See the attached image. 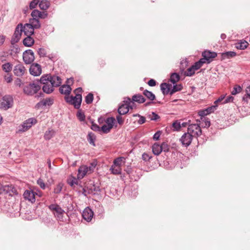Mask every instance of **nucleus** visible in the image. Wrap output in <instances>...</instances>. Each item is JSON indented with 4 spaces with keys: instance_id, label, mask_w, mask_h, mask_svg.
Wrapping results in <instances>:
<instances>
[{
    "instance_id": "nucleus-1",
    "label": "nucleus",
    "mask_w": 250,
    "mask_h": 250,
    "mask_svg": "<svg viewBox=\"0 0 250 250\" xmlns=\"http://www.w3.org/2000/svg\"><path fill=\"white\" fill-rule=\"evenodd\" d=\"M40 83L43 85V91L46 94H50L54 91V87L60 86L62 82L61 78L58 76L46 74L42 76Z\"/></svg>"
},
{
    "instance_id": "nucleus-2",
    "label": "nucleus",
    "mask_w": 250,
    "mask_h": 250,
    "mask_svg": "<svg viewBox=\"0 0 250 250\" xmlns=\"http://www.w3.org/2000/svg\"><path fill=\"white\" fill-rule=\"evenodd\" d=\"M82 92V88L78 87L76 88L74 91L76 94L75 96H65L64 99L66 102L73 105L75 108L79 109L82 101V95L81 94Z\"/></svg>"
},
{
    "instance_id": "nucleus-3",
    "label": "nucleus",
    "mask_w": 250,
    "mask_h": 250,
    "mask_svg": "<svg viewBox=\"0 0 250 250\" xmlns=\"http://www.w3.org/2000/svg\"><path fill=\"white\" fill-rule=\"evenodd\" d=\"M48 208L53 212L58 221H63V218L65 211L59 205L56 204H51L48 206Z\"/></svg>"
},
{
    "instance_id": "nucleus-4",
    "label": "nucleus",
    "mask_w": 250,
    "mask_h": 250,
    "mask_svg": "<svg viewBox=\"0 0 250 250\" xmlns=\"http://www.w3.org/2000/svg\"><path fill=\"white\" fill-rule=\"evenodd\" d=\"M41 89V86L38 84L32 83H29L23 86V93L28 96H32L37 93Z\"/></svg>"
},
{
    "instance_id": "nucleus-5",
    "label": "nucleus",
    "mask_w": 250,
    "mask_h": 250,
    "mask_svg": "<svg viewBox=\"0 0 250 250\" xmlns=\"http://www.w3.org/2000/svg\"><path fill=\"white\" fill-rule=\"evenodd\" d=\"M14 104L13 96L10 95H6L2 98L0 104V108L6 110L12 107Z\"/></svg>"
},
{
    "instance_id": "nucleus-6",
    "label": "nucleus",
    "mask_w": 250,
    "mask_h": 250,
    "mask_svg": "<svg viewBox=\"0 0 250 250\" xmlns=\"http://www.w3.org/2000/svg\"><path fill=\"white\" fill-rule=\"evenodd\" d=\"M187 133L193 137L197 138L202 134V130L200 125L197 124L189 125L188 127Z\"/></svg>"
},
{
    "instance_id": "nucleus-7",
    "label": "nucleus",
    "mask_w": 250,
    "mask_h": 250,
    "mask_svg": "<svg viewBox=\"0 0 250 250\" xmlns=\"http://www.w3.org/2000/svg\"><path fill=\"white\" fill-rule=\"evenodd\" d=\"M22 28L23 25L22 23H19L16 26L14 33L11 40V43L12 44H14L20 41L22 33L23 32L22 30Z\"/></svg>"
},
{
    "instance_id": "nucleus-8",
    "label": "nucleus",
    "mask_w": 250,
    "mask_h": 250,
    "mask_svg": "<svg viewBox=\"0 0 250 250\" xmlns=\"http://www.w3.org/2000/svg\"><path fill=\"white\" fill-rule=\"evenodd\" d=\"M22 58L25 64H31L35 60L34 53L31 49L26 50L23 52Z\"/></svg>"
},
{
    "instance_id": "nucleus-9",
    "label": "nucleus",
    "mask_w": 250,
    "mask_h": 250,
    "mask_svg": "<svg viewBox=\"0 0 250 250\" xmlns=\"http://www.w3.org/2000/svg\"><path fill=\"white\" fill-rule=\"evenodd\" d=\"M202 56L203 58L201 59L203 60V61L205 62V63H209L213 61L214 58L217 57V54L215 52L206 50L202 53Z\"/></svg>"
},
{
    "instance_id": "nucleus-10",
    "label": "nucleus",
    "mask_w": 250,
    "mask_h": 250,
    "mask_svg": "<svg viewBox=\"0 0 250 250\" xmlns=\"http://www.w3.org/2000/svg\"><path fill=\"white\" fill-rule=\"evenodd\" d=\"M70 83H73V79H67L66 81L67 84L62 85L59 88V91L62 94L65 95V96H69L71 93L72 88L69 84Z\"/></svg>"
},
{
    "instance_id": "nucleus-11",
    "label": "nucleus",
    "mask_w": 250,
    "mask_h": 250,
    "mask_svg": "<svg viewBox=\"0 0 250 250\" xmlns=\"http://www.w3.org/2000/svg\"><path fill=\"white\" fill-rule=\"evenodd\" d=\"M30 74L34 76L40 75L42 72L41 65L37 63H32L29 68Z\"/></svg>"
},
{
    "instance_id": "nucleus-12",
    "label": "nucleus",
    "mask_w": 250,
    "mask_h": 250,
    "mask_svg": "<svg viewBox=\"0 0 250 250\" xmlns=\"http://www.w3.org/2000/svg\"><path fill=\"white\" fill-rule=\"evenodd\" d=\"M36 120L34 118H29L26 120L23 124L21 125L20 129L18 130V132H23L26 130H27L29 128H30L32 125L34 123V122H35Z\"/></svg>"
},
{
    "instance_id": "nucleus-13",
    "label": "nucleus",
    "mask_w": 250,
    "mask_h": 250,
    "mask_svg": "<svg viewBox=\"0 0 250 250\" xmlns=\"http://www.w3.org/2000/svg\"><path fill=\"white\" fill-rule=\"evenodd\" d=\"M193 137L188 133H185L180 139L182 145L185 147L189 146L193 139Z\"/></svg>"
},
{
    "instance_id": "nucleus-14",
    "label": "nucleus",
    "mask_w": 250,
    "mask_h": 250,
    "mask_svg": "<svg viewBox=\"0 0 250 250\" xmlns=\"http://www.w3.org/2000/svg\"><path fill=\"white\" fill-rule=\"evenodd\" d=\"M37 194L31 190H26L23 193V197L32 203L35 202V195Z\"/></svg>"
},
{
    "instance_id": "nucleus-15",
    "label": "nucleus",
    "mask_w": 250,
    "mask_h": 250,
    "mask_svg": "<svg viewBox=\"0 0 250 250\" xmlns=\"http://www.w3.org/2000/svg\"><path fill=\"white\" fill-rule=\"evenodd\" d=\"M25 70V68L23 65L21 63H19L15 66L13 72L16 76L21 77L24 75Z\"/></svg>"
},
{
    "instance_id": "nucleus-16",
    "label": "nucleus",
    "mask_w": 250,
    "mask_h": 250,
    "mask_svg": "<svg viewBox=\"0 0 250 250\" xmlns=\"http://www.w3.org/2000/svg\"><path fill=\"white\" fill-rule=\"evenodd\" d=\"M93 211L89 207L86 208L83 211L82 216L84 220L87 222H90L93 216Z\"/></svg>"
},
{
    "instance_id": "nucleus-17",
    "label": "nucleus",
    "mask_w": 250,
    "mask_h": 250,
    "mask_svg": "<svg viewBox=\"0 0 250 250\" xmlns=\"http://www.w3.org/2000/svg\"><path fill=\"white\" fill-rule=\"evenodd\" d=\"M23 32L26 36H31L34 34V28L29 23H25L22 29Z\"/></svg>"
},
{
    "instance_id": "nucleus-18",
    "label": "nucleus",
    "mask_w": 250,
    "mask_h": 250,
    "mask_svg": "<svg viewBox=\"0 0 250 250\" xmlns=\"http://www.w3.org/2000/svg\"><path fill=\"white\" fill-rule=\"evenodd\" d=\"M171 85L164 83L161 84V90L164 95L170 94Z\"/></svg>"
},
{
    "instance_id": "nucleus-19",
    "label": "nucleus",
    "mask_w": 250,
    "mask_h": 250,
    "mask_svg": "<svg viewBox=\"0 0 250 250\" xmlns=\"http://www.w3.org/2000/svg\"><path fill=\"white\" fill-rule=\"evenodd\" d=\"M53 104V101L52 99L50 98H47L43 99L42 101L39 102L37 104L36 106L38 108L46 106V105H51Z\"/></svg>"
},
{
    "instance_id": "nucleus-20",
    "label": "nucleus",
    "mask_w": 250,
    "mask_h": 250,
    "mask_svg": "<svg viewBox=\"0 0 250 250\" xmlns=\"http://www.w3.org/2000/svg\"><path fill=\"white\" fill-rule=\"evenodd\" d=\"M88 172V167L86 166L80 167L78 170V178L82 179Z\"/></svg>"
},
{
    "instance_id": "nucleus-21",
    "label": "nucleus",
    "mask_w": 250,
    "mask_h": 250,
    "mask_svg": "<svg viewBox=\"0 0 250 250\" xmlns=\"http://www.w3.org/2000/svg\"><path fill=\"white\" fill-rule=\"evenodd\" d=\"M34 40L31 36H27L22 41L23 44L24 46L27 47H31L34 43Z\"/></svg>"
},
{
    "instance_id": "nucleus-22",
    "label": "nucleus",
    "mask_w": 250,
    "mask_h": 250,
    "mask_svg": "<svg viewBox=\"0 0 250 250\" xmlns=\"http://www.w3.org/2000/svg\"><path fill=\"white\" fill-rule=\"evenodd\" d=\"M249 43L245 40H240L238 42L235 43V47L238 49L244 50L246 49Z\"/></svg>"
},
{
    "instance_id": "nucleus-23",
    "label": "nucleus",
    "mask_w": 250,
    "mask_h": 250,
    "mask_svg": "<svg viewBox=\"0 0 250 250\" xmlns=\"http://www.w3.org/2000/svg\"><path fill=\"white\" fill-rule=\"evenodd\" d=\"M133 102H137L139 104H142L145 102L146 99L140 94H135L132 97Z\"/></svg>"
},
{
    "instance_id": "nucleus-24",
    "label": "nucleus",
    "mask_w": 250,
    "mask_h": 250,
    "mask_svg": "<svg viewBox=\"0 0 250 250\" xmlns=\"http://www.w3.org/2000/svg\"><path fill=\"white\" fill-rule=\"evenodd\" d=\"M3 190H4V193H15L16 191V188L12 185H3Z\"/></svg>"
},
{
    "instance_id": "nucleus-25",
    "label": "nucleus",
    "mask_w": 250,
    "mask_h": 250,
    "mask_svg": "<svg viewBox=\"0 0 250 250\" xmlns=\"http://www.w3.org/2000/svg\"><path fill=\"white\" fill-rule=\"evenodd\" d=\"M129 111V109L127 105L124 104H122L118 108V112L121 115H125Z\"/></svg>"
},
{
    "instance_id": "nucleus-26",
    "label": "nucleus",
    "mask_w": 250,
    "mask_h": 250,
    "mask_svg": "<svg viewBox=\"0 0 250 250\" xmlns=\"http://www.w3.org/2000/svg\"><path fill=\"white\" fill-rule=\"evenodd\" d=\"M161 145L157 143H155L152 146V152L154 154L159 155L162 151Z\"/></svg>"
},
{
    "instance_id": "nucleus-27",
    "label": "nucleus",
    "mask_w": 250,
    "mask_h": 250,
    "mask_svg": "<svg viewBox=\"0 0 250 250\" xmlns=\"http://www.w3.org/2000/svg\"><path fill=\"white\" fill-rule=\"evenodd\" d=\"M87 139L90 145L94 146H96L95 143L96 136L93 133L91 132H89L87 136Z\"/></svg>"
},
{
    "instance_id": "nucleus-28",
    "label": "nucleus",
    "mask_w": 250,
    "mask_h": 250,
    "mask_svg": "<svg viewBox=\"0 0 250 250\" xmlns=\"http://www.w3.org/2000/svg\"><path fill=\"white\" fill-rule=\"evenodd\" d=\"M29 24L33 26L34 29L40 28L41 24L38 19H31L29 21Z\"/></svg>"
},
{
    "instance_id": "nucleus-29",
    "label": "nucleus",
    "mask_w": 250,
    "mask_h": 250,
    "mask_svg": "<svg viewBox=\"0 0 250 250\" xmlns=\"http://www.w3.org/2000/svg\"><path fill=\"white\" fill-rule=\"evenodd\" d=\"M236 55V52L234 51H228L222 53V57L223 59H230L235 57Z\"/></svg>"
},
{
    "instance_id": "nucleus-30",
    "label": "nucleus",
    "mask_w": 250,
    "mask_h": 250,
    "mask_svg": "<svg viewBox=\"0 0 250 250\" xmlns=\"http://www.w3.org/2000/svg\"><path fill=\"white\" fill-rule=\"evenodd\" d=\"M143 93L150 101H153L155 99V95L147 90H145Z\"/></svg>"
},
{
    "instance_id": "nucleus-31",
    "label": "nucleus",
    "mask_w": 250,
    "mask_h": 250,
    "mask_svg": "<svg viewBox=\"0 0 250 250\" xmlns=\"http://www.w3.org/2000/svg\"><path fill=\"white\" fill-rule=\"evenodd\" d=\"M55 134V131L53 130H49L46 131L44 135V138L46 140H49L51 139Z\"/></svg>"
},
{
    "instance_id": "nucleus-32",
    "label": "nucleus",
    "mask_w": 250,
    "mask_h": 250,
    "mask_svg": "<svg viewBox=\"0 0 250 250\" xmlns=\"http://www.w3.org/2000/svg\"><path fill=\"white\" fill-rule=\"evenodd\" d=\"M39 7L42 10H46L49 6L50 3L48 0H42L39 3Z\"/></svg>"
},
{
    "instance_id": "nucleus-33",
    "label": "nucleus",
    "mask_w": 250,
    "mask_h": 250,
    "mask_svg": "<svg viewBox=\"0 0 250 250\" xmlns=\"http://www.w3.org/2000/svg\"><path fill=\"white\" fill-rule=\"evenodd\" d=\"M12 64L10 62H7L2 65V69L5 72H9L12 69Z\"/></svg>"
},
{
    "instance_id": "nucleus-34",
    "label": "nucleus",
    "mask_w": 250,
    "mask_h": 250,
    "mask_svg": "<svg viewBox=\"0 0 250 250\" xmlns=\"http://www.w3.org/2000/svg\"><path fill=\"white\" fill-rule=\"evenodd\" d=\"M204 63H205V62L203 61V60L200 59L192 66L194 68V70H197L200 69Z\"/></svg>"
},
{
    "instance_id": "nucleus-35",
    "label": "nucleus",
    "mask_w": 250,
    "mask_h": 250,
    "mask_svg": "<svg viewBox=\"0 0 250 250\" xmlns=\"http://www.w3.org/2000/svg\"><path fill=\"white\" fill-rule=\"evenodd\" d=\"M77 117L81 122L85 121V116L83 112L82 111V109H79L77 113Z\"/></svg>"
},
{
    "instance_id": "nucleus-36",
    "label": "nucleus",
    "mask_w": 250,
    "mask_h": 250,
    "mask_svg": "<svg viewBox=\"0 0 250 250\" xmlns=\"http://www.w3.org/2000/svg\"><path fill=\"white\" fill-rule=\"evenodd\" d=\"M37 53L40 57H46L47 56V51L43 47L39 48L37 50Z\"/></svg>"
},
{
    "instance_id": "nucleus-37",
    "label": "nucleus",
    "mask_w": 250,
    "mask_h": 250,
    "mask_svg": "<svg viewBox=\"0 0 250 250\" xmlns=\"http://www.w3.org/2000/svg\"><path fill=\"white\" fill-rule=\"evenodd\" d=\"M63 187V184L62 183H58L54 188V193L55 194L60 193Z\"/></svg>"
},
{
    "instance_id": "nucleus-38",
    "label": "nucleus",
    "mask_w": 250,
    "mask_h": 250,
    "mask_svg": "<svg viewBox=\"0 0 250 250\" xmlns=\"http://www.w3.org/2000/svg\"><path fill=\"white\" fill-rule=\"evenodd\" d=\"M115 122V119L114 117H108L105 120V125H107L109 126H111V128L113 127V125Z\"/></svg>"
},
{
    "instance_id": "nucleus-39",
    "label": "nucleus",
    "mask_w": 250,
    "mask_h": 250,
    "mask_svg": "<svg viewBox=\"0 0 250 250\" xmlns=\"http://www.w3.org/2000/svg\"><path fill=\"white\" fill-rule=\"evenodd\" d=\"M180 79V76L179 74L176 73L171 74L170 76V81L173 83H175Z\"/></svg>"
},
{
    "instance_id": "nucleus-40",
    "label": "nucleus",
    "mask_w": 250,
    "mask_h": 250,
    "mask_svg": "<svg viewBox=\"0 0 250 250\" xmlns=\"http://www.w3.org/2000/svg\"><path fill=\"white\" fill-rule=\"evenodd\" d=\"M110 170L113 174L118 175L121 173V169L120 167H116V166H112L110 168Z\"/></svg>"
},
{
    "instance_id": "nucleus-41",
    "label": "nucleus",
    "mask_w": 250,
    "mask_h": 250,
    "mask_svg": "<svg viewBox=\"0 0 250 250\" xmlns=\"http://www.w3.org/2000/svg\"><path fill=\"white\" fill-rule=\"evenodd\" d=\"M182 88H183V86L181 84L174 85L173 87V88L171 90V91L170 92V95H172L175 92L181 90Z\"/></svg>"
},
{
    "instance_id": "nucleus-42",
    "label": "nucleus",
    "mask_w": 250,
    "mask_h": 250,
    "mask_svg": "<svg viewBox=\"0 0 250 250\" xmlns=\"http://www.w3.org/2000/svg\"><path fill=\"white\" fill-rule=\"evenodd\" d=\"M93 98V94L91 93H89L85 97V102L87 104H90L92 103Z\"/></svg>"
},
{
    "instance_id": "nucleus-43",
    "label": "nucleus",
    "mask_w": 250,
    "mask_h": 250,
    "mask_svg": "<svg viewBox=\"0 0 250 250\" xmlns=\"http://www.w3.org/2000/svg\"><path fill=\"white\" fill-rule=\"evenodd\" d=\"M194 68L191 66L187 69V71L185 72V75L187 76H192L195 74Z\"/></svg>"
},
{
    "instance_id": "nucleus-44",
    "label": "nucleus",
    "mask_w": 250,
    "mask_h": 250,
    "mask_svg": "<svg viewBox=\"0 0 250 250\" xmlns=\"http://www.w3.org/2000/svg\"><path fill=\"white\" fill-rule=\"evenodd\" d=\"M77 179L73 176L67 179L68 184L71 187L73 186L75 184H77Z\"/></svg>"
},
{
    "instance_id": "nucleus-45",
    "label": "nucleus",
    "mask_w": 250,
    "mask_h": 250,
    "mask_svg": "<svg viewBox=\"0 0 250 250\" xmlns=\"http://www.w3.org/2000/svg\"><path fill=\"white\" fill-rule=\"evenodd\" d=\"M172 127L173 128V130L178 131L180 130L181 126L180 122L178 121H176L172 123Z\"/></svg>"
},
{
    "instance_id": "nucleus-46",
    "label": "nucleus",
    "mask_w": 250,
    "mask_h": 250,
    "mask_svg": "<svg viewBox=\"0 0 250 250\" xmlns=\"http://www.w3.org/2000/svg\"><path fill=\"white\" fill-rule=\"evenodd\" d=\"M242 90V88L239 85H235L232 90L231 91V94L232 95H236L237 93H239Z\"/></svg>"
},
{
    "instance_id": "nucleus-47",
    "label": "nucleus",
    "mask_w": 250,
    "mask_h": 250,
    "mask_svg": "<svg viewBox=\"0 0 250 250\" xmlns=\"http://www.w3.org/2000/svg\"><path fill=\"white\" fill-rule=\"evenodd\" d=\"M111 128V126H109L107 125H104L101 127V131H102L104 133H107L110 132Z\"/></svg>"
},
{
    "instance_id": "nucleus-48",
    "label": "nucleus",
    "mask_w": 250,
    "mask_h": 250,
    "mask_svg": "<svg viewBox=\"0 0 250 250\" xmlns=\"http://www.w3.org/2000/svg\"><path fill=\"white\" fill-rule=\"evenodd\" d=\"M123 157H118L116 159H115L113 161V165L114 166H118V167H120L121 165Z\"/></svg>"
},
{
    "instance_id": "nucleus-49",
    "label": "nucleus",
    "mask_w": 250,
    "mask_h": 250,
    "mask_svg": "<svg viewBox=\"0 0 250 250\" xmlns=\"http://www.w3.org/2000/svg\"><path fill=\"white\" fill-rule=\"evenodd\" d=\"M150 120L157 121L160 118V116L156 113L152 112L151 114L148 115Z\"/></svg>"
},
{
    "instance_id": "nucleus-50",
    "label": "nucleus",
    "mask_w": 250,
    "mask_h": 250,
    "mask_svg": "<svg viewBox=\"0 0 250 250\" xmlns=\"http://www.w3.org/2000/svg\"><path fill=\"white\" fill-rule=\"evenodd\" d=\"M151 158L152 156L148 153H144L142 154V158L146 162L148 161Z\"/></svg>"
},
{
    "instance_id": "nucleus-51",
    "label": "nucleus",
    "mask_w": 250,
    "mask_h": 250,
    "mask_svg": "<svg viewBox=\"0 0 250 250\" xmlns=\"http://www.w3.org/2000/svg\"><path fill=\"white\" fill-rule=\"evenodd\" d=\"M246 92V94L243 97V100L247 101V98H250V85L247 87Z\"/></svg>"
},
{
    "instance_id": "nucleus-52",
    "label": "nucleus",
    "mask_w": 250,
    "mask_h": 250,
    "mask_svg": "<svg viewBox=\"0 0 250 250\" xmlns=\"http://www.w3.org/2000/svg\"><path fill=\"white\" fill-rule=\"evenodd\" d=\"M37 184L41 188H42V189H44L45 188L46 186L42 179L39 178L37 180Z\"/></svg>"
},
{
    "instance_id": "nucleus-53",
    "label": "nucleus",
    "mask_w": 250,
    "mask_h": 250,
    "mask_svg": "<svg viewBox=\"0 0 250 250\" xmlns=\"http://www.w3.org/2000/svg\"><path fill=\"white\" fill-rule=\"evenodd\" d=\"M217 107V104H214L210 107H209L206 109V111L208 112V114H210L214 111L216 109V107Z\"/></svg>"
},
{
    "instance_id": "nucleus-54",
    "label": "nucleus",
    "mask_w": 250,
    "mask_h": 250,
    "mask_svg": "<svg viewBox=\"0 0 250 250\" xmlns=\"http://www.w3.org/2000/svg\"><path fill=\"white\" fill-rule=\"evenodd\" d=\"M40 14V11L38 10H34L31 13L32 19H38Z\"/></svg>"
},
{
    "instance_id": "nucleus-55",
    "label": "nucleus",
    "mask_w": 250,
    "mask_h": 250,
    "mask_svg": "<svg viewBox=\"0 0 250 250\" xmlns=\"http://www.w3.org/2000/svg\"><path fill=\"white\" fill-rule=\"evenodd\" d=\"M39 0H33L30 2L29 7L31 9H32L36 7L37 4L39 3Z\"/></svg>"
},
{
    "instance_id": "nucleus-56",
    "label": "nucleus",
    "mask_w": 250,
    "mask_h": 250,
    "mask_svg": "<svg viewBox=\"0 0 250 250\" xmlns=\"http://www.w3.org/2000/svg\"><path fill=\"white\" fill-rule=\"evenodd\" d=\"M91 128V129H92L93 130H94L95 131H101V128L100 127V126L98 125H97V124L94 123L93 122H92V123Z\"/></svg>"
},
{
    "instance_id": "nucleus-57",
    "label": "nucleus",
    "mask_w": 250,
    "mask_h": 250,
    "mask_svg": "<svg viewBox=\"0 0 250 250\" xmlns=\"http://www.w3.org/2000/svg\"><path fill=\"white\" fill-rule=\"evenodd\" d=\"M225 95H221L217 100H216L214 104H217L218 105V104L219 103L223 104V102H224L223 100H225Z\"/></svg>"
},
{
    "instance_id": "nucleus-58",
    "label": "nucleus",
    "mask_w": 250,
    "mask_h": 250,
    "mask_svg": "<svg viewBox=\"0 0 250 250\" xmlns=\"http://www.w3.org/2000/svg\"><path fill=\"white\" fill-rule=\"evenodd\" d=\"M162 150L164 152H167L169 150V146L166 143H163L161 145Z\"/></svg>"
},
{
    "instance_id": "nucleus-59",
    "label": "nucleus",
    "mask_w": 250,
    "mask_h": 250,
    "mask_svg": "<svg viewBox=\"0 0 250 250\" xmlns=\"http://www.w3.org/2000/svg\"><path fill=\"white\" fill-rule=\"evenodd\" d=\"M198 114L200 116H201V119H202V117H204L205 116H206L208 114V112L207 111H206V109L205 110H200L199 112H198Z\"/></svg>"
},
{
    "instance_id": "nucleus-60",
    "label": "nucleus",
    "mask_w": 250,
    "mask_h": 250,
    "mask_svg": "<svg viewBox=\"0 0 250 250\" xmlns=\"http://www.w3.org/2000/svg\"><path fill=\"white\" fill-rule=\"evenodd\" d=\"M234 99V98L232 96H229L227 97L225 100L223 102V104H226L229 102H232Z\"/></svg>"
},
{
    "instance_id": "nucleus-61",
    "label": "nucleus",
    "mask_w": 250,
    "mask_h": 250,
    "mask_svg": "<svg viewBox=\"0 0 250 250\" xmlns=\"http://www.w3.org/2000/svg\"><path fill=\"white\" fill-rule=\"evenodd\" d=\"M132 102V100H131L129 97H126L125 98V100L124 101V104H126V105H129V104H131Z\"/></svg>"
},
{
    "instance_id": "nucleus-62",
    "label": "nucleus",
    "mask_w": 250,
    "mask_h": 250,
    "mask_svg": "<svg viewBox=\"0 0 250 250\" xmlns=\"http://www.w3.org/2000/svg\"><path fill=\"white\" fill-rule=\"evenodd\" d=\"M146 122V118L144 116H140V119L138 121V123L139 125H142Z\"/></svg>"
},
{
    "instance_id": "nucleus-63",
    "label": "nucleus",
    "mask_w": 250,
    "mask_h": 250,
    "mask_svg": "<svg viewBox=\"0 0 250 250\" xmlns=\"http://www.w3.org/2000/svg\"><path fill=\"white\" fill-rule=\"evenodd\" d=\"M116 119L118 124L120 125H122L124 123V120L122 117L120 115H118L116 117Z\"/></svg>"
},
{
    "instance_id": "nucleus-64",
    "label": "nucleus",
    "mask_w": 250,
    "mask_h": 250,
    "mask_svg": "<svg viewBox=\"0 0 250 250\" xmlns=\"http://www.w3.org/2000/svg\"><path fill=\"white\" fill-rule=\"evenodd\" d=\"M147 84L150 86H154L156 85V82L154 79H150L148 81Z\"/></svg>"
}]
</instances>
